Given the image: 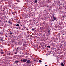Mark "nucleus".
Segmentation results:
<instances>
[{"instance_id": "24", "label": "nucleus", "mask_w": 66, "mask_h": 66, "mask_svg": "<svg viewBox=\"0 0 66 66\" xmlns=\"http://www.w3.org/2000/svg\"><path fill=\"white\" fill-rule=\"evenodd\" d=\"M16 26L17 27L18 26H19V24H17L16 25Z\"/></svg>"}, {"instance_id": "37", "label": "nucleus", "mask_w": 66, "mask_h": 66, "mask_svg": "<svg viewBox=\"0 0 66 66\" xmlns=\"http://www.w3.org/2000/svg\"><path fill=\"white\" fill-rule=\"evenodd\" d=\"M22 27H23L22 26Z\"/></svg>"}, {"instance_id": "8", "label": "nucleus", "mask_w": 66, "mask_h": 66, "mask_svg": "<svg viewBox=\"0 0 66 66\" xmlns=\"http://www.w3.org/2000/svg\"><path fill=\"white\" fill-rule=\"evenodd\" d=\"M61 65L62 66H65L63 63H62L61 64Z\"/></svg>"}, {"instance_id": "2", "label": "nucleus", "mask_w": 66, "mask_h": 66, "mask_svg": "<svg viewBox=\"0 0 66 66\" xmlns=\"http://www.w3.org/2000/svg\"><path fill=\"white\" fill-rule=\"evenodd\" d=\"M30 62H31V61H30V60H28L27 61L26 63H27V64H28L29 63H30Z\"/></svg>"}, {"instance_id": "21", "label": "nucleus", "mask_w": 66, "mask_h": 66, "mask_svg": "<svg viewBox=\"0 0 66 66\" xmlns=\"http://www.w3.org/2000/svg\"><path fill=\"white\" fill-rule=\"evenodd\" d=\"M0 47H1V48H2V47H3V46L2 45H1L0 46Z\"/></svg>"}, {"instance_id": "4", "label": "nucleus", "mask_w": 66, "mask_h": 66, "mask_svg": "<svg viewBox=\"0 0 66 66\" xmlns=\"http://www.w3.org/2000/svg\"><path fill=\"white\" fill-rule=\"evenodd\" d=\"M53 19L54 20H56V18H55V16H54V15H53Z\"/></svg>"}, {"instance_id": "33", "label": "nucleus", "mask_w": 66, "mask_h": 66, "mask_svg": "<svg viewBox=\"0 0 66 66\" xmlns=\"http://www.w3.org/2000/svg\"><path fill=\"white\" fill-rule=\"evenodd\" d=\"M36 61V60H34V61Z\"/></svg>"}, {"instance_id": "30", "label": "nucleus", "mask_w": 66, "mask_h": 66, "mask_svg": "<svg viewBox=\"0 0 66 66\" xmlns=\"http://www.w3.org/2000/svg\"><path fill=\"white\" fill-rule=\"evenodd\" d=\"M16 53L17 54V53H15V54H16Z\"/></svg>"}, {"instance_id": "16", "label": "nucleus", "mask_w": 66, "mask_h": 66, "mask_svg": "<svg viewBox=\"0 0 66 66\" xmlns=\"http://www.w3.org/2000/svg\"><path fill=\"white\" fill-rule=\"evenodd\" d=\"M12 34H13V33H12V32H10V35H12Z\"/></svg>"}, {"instance_id": "9", "label": "nucleus", "mask_w": 66, "mask_h": 66, "mask_svg": "<svg viewBox=\"0 0 66 66\" xmlns=\"http://www.w3.org/2000/svg\"><path fill=\"white\" fill-rule=\"evenodd\" d=\"M47 33H50V30H48V31L47 32Z\"/></svg>"}, {"instance_id": "10", "label": "nucleus", "mask_w": 66, "mask_h": 66, "mask_svg": "<svg viewBox=\"0 0 66 66\" xmlns=\"http://www.w3.org/2000/svg\"><path fill=\"white\" fill-rule=\"evenodd\" d=\"M34 2L35 3H37V0H35L34 1Z\"/></svg>"}, {"instance_id": "15", "label": "nucleus", "mask_w": 66, "mask_h": 66, "mask_svg": "<svg viewBox=\"0 0 66 66\" xmlns=\"http://www.w3.org/2000/svg\"><path fill=\"white\" fill-rule=\"evenodd\" d=\"M32 31H35V29L34 28H32Z\"/></svg>"}, {"instance_id": "17", "label": "nucleus", "mask_w": 66, "mask_h": 66, "mask_svg": "<svg viewBox=\"0 0 66 66\" xmlns=\"http://www.w3.org/2000/svg\"><path fill=\"white\" fill-rule=\"evenodd\" d=\"M39 62H40V63L42 62V61L41 60H39Z\"/></svg>"}, {"instance_id": "19", "label": "nucleus", "mask_w": 66, "mask_h": 66, "mask_svg": "<svg viewBox=\"0 0 66 66\" xmlns=\"http://www.w3.org/2000/svg\"><path fill=\"white\" fill-rule=\"evenodd\" d=\"M10 28H13V27L12 26H10Z\"/></svg>"}, {"instance_id": "20", "label": "nucleus", "mask_w": 66, "mask_h": 66, "mask_svg": "<svg viewBox=\"0 0 66 66\" xmlns=\"http://www.w3.org/2000/svg\"><path fill=\"white\" fill-rule=\"evenodd\" d=\"M17 49H19V47H17Z\"/></svg>"}, {"instance_id": "34", "label": "nucleus", "mask_w": 66, "mask_h": 66, "mask_svg": "<svg viewBox=\"0 0 66 66\" xmlns=\"http://www.w3.org/2000/svg\"><path fill=\"white\" fill-rule=\"evenodd\" d=\"M13 12H12V14H13Z\"/></svg>"}, {"instance_id": "14", "label": "nucleus", "mask_w": 66, "mask_h": 66, "mask_svg": "<svg viewBox=\"0 0 66 66\" xmlns=\"http://www.w3.org/2000/svg\"><path fill=\"white\" fill-rule=\"evenodd\" d=\"M7 54H7L8 55H10V53H9V52H7Z\"/></svg>"}, {"instance_id": "3", "label": "nucleus", "mask_w": 66, "mask_h": 66, "mask_svg": "<svg viewBox=\"0 0 66 66\" xmlns=\"http://www.w3.org/2000/svg\"><path fill=\"white\" fill-rule=\"evenodd\" d=\"M0 40L1 42H3V38L1 37L0 38Z\"/></svg>"}, {"instance_id": "12", "label": "nucleus", "mask_w": 66, "mask_h": 66, "mask_svg": "<svg viewBox=\"0 0 66 66\" xmlns=\"http://www.w3.org/2000/svg\"><path fill=\"white\" fill-rule=\"evenodd\" d=\"M47 48H50V45L48 46H47Z\"/></svg>"}, {"instance_id": "31", "label": "nucleus", "mask_w": 66, "mask_h": 66, "mask_svg": "<svg viewBox=\"0 0 66 66\" xmlns=\"http://www.w3.org/2000/svg\"><path fill=\"white\" fill-rule=\"evenodd\" d=\"M0 3H1V1L0 0Z\"/></svg>"}, {"instance_id": "35", "label": "nucleus", "mask_w": 66, "mask_h": 66, "mask_svg": "<svg viewBox=\"0 0 66 66\" xmlns=\"http://www.w3.org/2000/svg\"><path fill=\"white\" fill-rule=\"evenodd\" d=\"M32 16H33V15H32Z\"/></svg>"}, {"instance_id": "32", "label": "nucleus", "mask_w": 66, "mask_h": 66, "mask_svg": "<svg viewBox=\"0 0 66 66\" xmlns=\"http://www.w3.org/2000/svg\"><path fill=\"white\" fill-rule=\"evenodd\" d=\"M45 66H48V65H45Z\"/></svg>"}, {"instance_id": "11", "label": "nucleus", "mask_w": 66, "mask_h": 66, "mask_svg": "<svg viewBox=\"0 0 66 66\" xmlns=\"http://www.w3.org/2000/svg\"><path fill=\"white\" fill-rule=\"evenodd\" d=\"M13 57H14V58H16V55L14 56H13Z\"/></svg>"}, {"instance_id": "18", "label": "nucleus", "mask_w": 66, "mask_h": 66, "mask_svg": "<svg viewBox=\"0 0 66 66\" xmlns=\"http://www.w3.org/2000/svg\"><path fill=\"white\" fill-rule=\"evenodd\" d=\"M17 23H20V22H19V21H17Z\"/></svg>"}, {"instance_id": "7", "label": "nucleus", "mask_w": 66, "mask_h": 66, "mask_svg": "<svg viewBox=\"0 0 66 66\" xmlns=\"http://www.w3.org/2000/svg\"><path fill=\"white\" fill-rule=\"evenodd\" d=\"M23 62H25L27 61V60L26 59H24L23 60Z\"/></svg>"}, {"instance_id": "25", "label": "nucleus", "mask_w": 66, "mask_h": 66, "mask_svg": "<svg viewBox=\"0 0 66 66\" xmlns=\"http://www.w3.org/2000/svg\"><path fill=\"white\" fill-rule=\"evenodd\" d=\"M11 58V59H12V57H10V59Z\"/></svg>"}, {"instance_id": "5", "label": "nucleus", "mask_w": 66, "mask_h": 66, "mask_svg": "<svg viewBox=\"0 0 66 66\" xmlns=\"http://www.w3.org/2000/svg\"><path fill=\"white\" fill-rule=\"evenodd\" d=\"M1 53L2 54H4V52H1Z\"/></svg>"}, {"instance_id": "27", "label": "nucleus", "mask_w": 66, "mask_h": 66, "mask_svg": "<svg viewBox=\"0 0 66 66\" xmlns=\"http://www.w3.org/2000/svg\"><path fill=\"white\" fill-rule=\"evenodd\" d=\"M54 21V20H52V21Z\"/></svg>"}, {"instance_id": "22", "label": "nucleus", "mask_w": 66, "mask_h": 66, "mask_svg": "<svg viewBox=\"0 0 66 66\" xmlns=\"http://www.w3.org/2000/svg\"><path fill=\"white\" fill-rule=\"evenodd\" d=\"M17 2H19V0H16Z\"/></svg>"}, {"instance_id": "36", "label": "nucleus", "mask_w": 66, "mask_h": 66, "mask_svg": "<svg viewBox=\"0 0 66 66\" xmlns=\"http://www.w3.org/2000/svg\"><path fill=\"white\" fill-rule=\"evenodd\" d=\"M21 26H22V25H21Z\"/></svg>"}, {"instance_id": "26", "label": "nucleus", "mask_w": 66, "mask_h": 66, "mask_svg": "<svg viewBox=\"0 0 66 66\" xmlns=\"http://www.w3.org/2000/svg\"><path fill=\"white\" fill-rule=\"evenodd\" d=\"M19 49H20V50H21V48H19Z\"/></svg>"}, {"instance_id": "29", "label": "nucleus", "mask_w": 66, "mask_h": 66, "mask_svg": "<svg viewBox=\"0 0 66 66\" xmlns=\"http://www.w3.org/2000/svg\"><path fill=\"white\" fill-rule=\"evenodd\" d=\"M3 12H4V10H3Z\"/></svg>"}, {"instance_id": "13", "label": "nucleus", "mask_w": 66, "mask_h": 66, "mask_svg": "<svg viewBox=\"0 0 66 66\" xmlns=\"http://www.w3.org/2000/svg\"><path fill=\"white\" fill-rule=\"evenodd\" d=\"M1 1V2H3V1H4V0H0Z\"/></svg>"}, {"instance_id": "6", "label": "nucleus", "mask_w": 66, "mask_h": 66, "mask_svg": "<svg viewBox=\"0 0 66 66\" xmlns=\"http://www.w3.org/2000/svg\"><path fill=\"white\" fill-rule=\"evenodd\" d=\"M15 63H16V64H18V63H19V61H16L15 62Z\"/></svg>"}, {"instance_id": "1", "label": "nucleus", "mask_w": 66, "mask_h": 66, "mask_svg": "<svg viewBox=\"0 0 66 66\" xmlns=\"http://www.w3.org/2000/svg\"><path fill=\"white\" fill-rule=\"evenodd\" d=\"M8 23H10L11 25H12V22H11V20L9 21Z\"/></svg>"}, {"instance_id": "23", "label": "nucleus", "mask_w": 66, "mask_h": 66, "mask_svg": "<svg viewBox=\"0 0 66 66\" xmlns=\"http://www.w3.org/2000/svg\"><path fill=\"white\" fill-rule=\"evenodd\" d=\"M23 46H26V44H24L23 45Z\"/></svg>"}, {"instance_id": "28", "label": "nucleus", "mask_w": 66, "mask_h": 66, "mask_svg": "<svg viewBox=\"0 0 66 66\" xmlns=\"http://www.w3.org/2000/svg\"><path fill=\"white\" fill-rule=\"evenodd\" d=\"M21 61L22 62V61H23V60H21Z\"/></svg>"}]
</instances>
